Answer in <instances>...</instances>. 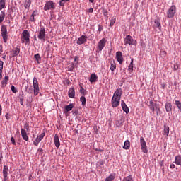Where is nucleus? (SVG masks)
Listing matches in <instances>:
<instances>
[{
    "instance_id": "11",
    "label": "nucleus",
    "mask_w": 181,
    "mask_h": 181,
    "mask_svg": "<svg viewBox=\"0 0 181 181\" xmlns=\"http://www.w3.org/2000/svg\"><path fill=\"white\" fill-rule=\"evenodd\" d=\"M116 59L119 64H122V62H124V57H122V52H121V51L116 52Z\"/></svg>"
},
{
    "instance_id": "5",
    "label": "nucleus",
    "mask_w": 181,
    "mask_h": 181,
    "mask_svg": "<svg viewBox=\"0 0 181 181\" xmlns=\"http://www.w3.org/2000/svg\"><path fill=\"white\" fill-rule=\"evenodd\" d=\"M1 31V37L4 43H6V42H8V28H6V25H2Z\"/></svg>"
},
{
    "instance_id": "10",
    "label": "nucleus",
    "mask_w": 181,
    "mask_h": 181,
    "mask_svg": "<svg viewBox=\"0 0 181 181\" xmlns=\"http://www.w3.org/2000/svg\"><path fill=\"white\" fill-rule=\"evenodd\" d=\"M105 43H107V39L105 38H103L102 40H100L97 45V50L98 52H102L103 49H104V47H105Z\"/></svg>"
},
{
    "instance_id": "24",
    "label": "nucleus",
    "mask_w": 181,
    "mask_h": 181,
    "mask_svg": "<svg viewBox=\"0 0 181 181\" xmlns=\"http://www.w3.org/2000/svg\"><path fill=\"white\" fill-rule=\"evenodd\" d=\"M8 80H9V76H5L3 81H1V87H6V84H8Z\"/></svg>"
},
{
    "instance_id": "50",
    "label": "nucleus",
    "mask_w": 181,
    "mask_h": 181,
    "mask_svg": "<svg viewBox=\"0 0 181 181\" xmlns=\"http://www.w3.org/2000/svg\"><path fill=\"white\" fill-rule=\"evenodd\" d=\"M34 40H35L36 42H37V35L36 34V33L34 35Z\"/></svg>"
},
{
    "instance_id": "15",
    "label": "nucleus",
    "mask_w": 181,
    "mask_h": 181,
    "mask_svg": "<svg viewBox=\"0 0 181 181\" xmlns=\"http://www.w3.org/2000/svg\"><path fill=\"white\" fill-rule=\"evenodd\" d=\"M21 136L24 141H29V136L25 129H21Z\"/></svg>"
},
{
    "instance_id": "64",
    "label": "nucleus",
    "mask_w": 181,
    "mask_h": 181,
    "mask_svg": "<svg viewBox=\"0 0 181 181\" xmlns=\"http://www.w3.org/2000/svg\"><path fill=\"white\" fill-rule=\"evenodd\" d=\"M70 70H73V69H70Z\"/></svg>"
},
{
    "instance_id": "7",
    "label": "nucleus",
    "mask_w": 181,
    "mask_h": 181,
    "mask_svg": "<svg viewBox=\"0 0 181 181\" xmlns=\"http://www.w3.org/2000/svg\"><path fill=\"white\" fill-rule=\"evenodd\" d=\"M33 88H34V95H37L39 94V91H40V89L39 88V81H37V78H33Z\"/></svg>"
},
{
    "instance_id": "36",
    "label": "nucleus",
    "mask_w": 181,
    "mask_h": 181,
    "mask_svg": "<svg viewBox=\"0 0 181 181\" xmlns=\"http://www.w3.org/2000/svg\"><path fill=\"white\" fill-rule=\"evenodd\" d=\"M115 179V176L114 175H110L107 177H106L105 181H112Z\"/></svg>"
},
{
    "instance_id": "55",
    "label": "nucleus",
    "mask_w": 181,
    "mask_h": 181,
    "mask_svg": "<svg viewBox=\"0 0 181 181\" xmlns=\"http://www.w3.org/2000/svg\"><path fill=\"white\" fill-rule=\"evenodd\" d=\"M2 115V105L0 104V115Z\"/></svg>"
},
{
    "instance_id": "29",
    "label": "nucleus",
    "mask_w": 181,
    "mask_h": 181,
    "mask_svg": "<svg viewBox=\"0 0 181 181\" xmlns=\"http://www.w3.org/2000/svg\"><path fill=\"white\" fill-rule=\"evenodd\" d=\"M163 135H165V136H169V127L165 125L164 126V129H163Z\"/></svg>"
},
{
    "instance_id": "49",
    "label": "nucleus",
    "mask_w": 181,
    "mask_h": 181,
    "mask_svg": "<svg viewBox=\"0 0 181 181\" xmlns=\"http://www.w3.org/2000/svg\"><path fill=\"white\" fill-rule=\"evenodd\" d=\"M24 128L25 129H26L27 131H29V124L28 123H26L25 125H24Z\"/></svg>"
},
{
    "instance_id": "38",
    "label": "nucleus",
    "mask_w": 181,
    "mask_h": 181,
    "mask_svg": "<svg viewBox=\"0 0 181 181\" xmlns=\"http://www.w3.org/2000/svg\"><path fill=\"white\" fill-rule=\"evenodd\" d=\"M122 181H134V179L132 178V175H129L127 177H125Z\"/></svg>"
},
{
    "instance_id": "35",
    "label": "nucleus",
    "mask_w": 181,
    "mask_h": 181,
    "mask_svg": "<svg viewBox=\"0 0 181 181\" xmlns=\"http://www.w3.org/2000/svg\"><path fill=\"white\" fill-rule=\"evenodd\" d=\"M4 19H5V13L4 11H1L0 13V23H2V22H4Z\"/></svg>"
},
{
    "instance_id": "51",
    "label": "nucleus",
    "mask_w": 181,
    "mask_h": 181,
    "mask_svg": "<svg viewBox=\"0 0 181 181\" xmlns=\"http://www.w3.org/2000/svg\"><path fill=\"white\" fill-rule=\"evenodd\" d=\"M103 15H104V16H108V12H107V11H104Z\"/></svg>"
},
{
    "instance_id": "45",
    "label": "nucleus",
    "mask_w": 181,
    "mask_h": 181,
    "mask_svg": "<svg viewBox=\"0 0 181 181\" xmlns=\"http://www.w3.org/2000/svg\"><path fill=\"white\" fill-rule=\"evenodd\" d=\"M116 19L115 18H112L110 20V26H114V23H115Z\"/></svg>"
},
{
    "instance_id": "2",
    "label": "nucleus",
    "mask_w": 181,
    "mask_h": 181,
    "mask_svg": "<svg viewBox=\"0 0 181 181\" xmlns=\"http://www.w3.org/2000/svg\"><path fill=\"white\" fill-rule=\"evenodd\" d=\"M148 107L153 112H156L157 115L159 114V111H160V107L159 106V104L156 103H153V100H151L149 102Z\"/></svg>"
},
{
    "instance_id": "34",
    "label": "nucleus",
    "mask_w": 181,
    "mask_h": 181,
    "mask_svg": "<svg viewBox=\"0 0 181 181\" xmlns=\"http://www.w3.org/2000/svg\"><path fill=\"white\" fill-rule=\"evenodd\" d=\"M8 170H9L8 167L4 165L3 169V176H8Z\"/></svg>"
},
{
    "instance_id": "22",
    "label": "nucleus",
    "mask_w": 181,
    "mask_h": 181,
    "mask_svg": "<svg viewBox=\"0 0 181 181\" xmlns=\"http://www.w3.org/2000/svg\"><path fill=\"white\" fill-rule=\"evenodd\" d=\"M110 63V69L111 70V71H114L115 69H117V65L115 64V62H114V60H111Z\"/></svg>"
},
{
    "instance_id": "61",
    "label": "nucleus",
    "mask_w": 181,
    "mask_h": 181,
    "mask_svg": "<svg viewBox=\"0 0 181 181\" xmlns=\"http://www.w3.org/2000/svg\"><path fill=\"white\" fill-rule=\"evenodd\" d=\"M5 57H6V56H4V57H3V59H5Z\"/></svg>"
},
{
    "instance_id": "12",
    "label": "nucleus",
    "mask_w": 181,
    "mask_h": 181,
    "mask_svg": "<svg viewBox=\"0 0 181 181\" xmlns=\"http://www.w3.org/2000/svg\"><path fill=\"white\" fill-rule=\"evenodd\" d=\"M45 133H42L41 134H40L39 136H37V137L35 139V140L33 141V144L35 146H37V145H39V143L40 142V141H42V139H43V138H45Z\"/></svg>"
},
{
    "instance_id": "37",
    "label": "nucleus",
    "mask_w": 181,
    "mask_h": 181,
    "mask_svg": "<svg viewBox=\"0 0 181 181\" xmlns=\"http://www.w3.org/2000/svg\"><path fill=\"white\" fill-rule=\"evenodd\" d=\"M146 144V141H145V139H144L143 136L140 137V146H144V145Z\"/></svg>"
},
{
    "instance_id": "59",
    "label": "nucleus",
    "mask_w": 181,
    "mask_h": 181,
    "mask_svg": "<svg viewBox=\"0 0 181 181\" xmlns=\"http://www.w3.org/2000/svg\"><path fill=\"white\" fill-rule=\"evenodd\" d=\"M47 181H53V180H51V179L47 178Z\"/></svg>"
},
{
    "instance_id": "44",
    "label": "nucleus",
    "mask_w": 181,
    "mask_h": 181,
    "mask_svg": "<svg viewBox=\"0 0 181 181\" xmlns=\"http://www.w3.org/2000/svg\"><path fill=\"white\" fill-rule=\"evenodd\" d=\"M79 91H80L81 94L86 95V90H84V88L82 86H81V89Z\"/></svg>"
},
{
    "instance_id": "17",
    "label": "nucleus",
    "mask_w": 181,
    "mask_h": 181,
    "mask_svg": "<svg viewBox=\"0 0 181 181\" xmlns=\"http://www.w3.org/2000/svg\"><path fill=\"white\" fill-rule=\"evenodd\" d=\"M68 95L69 98H74L76 95V91L74 90V88H70L68 92Z\"/></svg>"
},
{
    "instance_id": "48",
    "label": "nucleus",
    "mask_w": 181,
    "mask_h": 181,
    "mask_svg": "<svg viewBox=\"0 0 181 181\" xmlns=\"http://www.w3.org/2000/svg\"><path fill=\"white\" fill-rule=\"evenodd\" d=\"M11 141L13 145H16V141H15V139L13 137L11 138Z\"/></svg>"
},
{
    "instance_id": "23",
    "label": "nucleus",
    "mask_w": 181,
    "mask_h": 181,
    "mask_svg": "<svg viewBox=\"0 0 181 181\" xmlns=\"http://www.w3.org/2000/svg\"><path fill=\"white\" fill-rule=\"evenodd\" d=\"M6 0H0V11H2V9H5L6 8Z\"/></svg>"
},
{
    "instance_id": "42",
    "label": "nucleus",
    "mask_w": 181,
    "mask_h": 181,
    "mask_svg": "<svg viewBox=\"0 0 181 181\" xmlns=\"http://www.w3.org/2000/svg\"><path fill=\"white\" fill-rule=\"evenodd\" d=\"M19 100H20L21 105H23V100H24L23 94L19 96Z\"/></svg>"
},
{
    "instance_id": "21",
    "label": "nucleus",
    "mask_w": 181,
    "mask_h": 181,
    "mask_svg": "<svg viewBox=\"0 0 181 181\" xmlns=\"http://www.w3.org/2000/svg\"><path fill=\"white\" fill-rule=\"evenodd\" d=\"M30 5H32V0H25L24 3V8L25 9H29V8H30Z\"/></svg>"
},
{
    "instance_id": "41",
    "label": "nucleus",
    "mask_w": 181,
    "mask_h": 181,
    "mask_svg": "<svg viewBox=\"0 0 181 181\" xmlns=\"http://www.w3.org/2000/svg\"><path fill=\"white\" fill-rule=\"evenodd\" d=\"M69 1L70 0H61L59 1L60 6H64V4H66V2H69Z\"/></svg>"
},
{
    "instance_id": "19",
    "label": "nucleus",
    "mask_w": 181,
    "mask_h": 181,
    "mask_svg": "<svg viewBox=\"0 0 181 181\" xmlns=\"http://www.w3.org/2000/svg\"><path fill=\"white\" fill-rule=\"evenodd\" d=\"M154 26H156V28H158V29H161L162 28V25H160V19L159 18H156L154 21Z\"/></svg>"
},
{
    "instance_id": "54",
    "label": "nucleus",
    "mask_w": 181,
    "mask_h": 181,
    "mask_svg": "<svg viewBox=\"0 0 181 181\" xmlns=\"http://www.w3.org/2000/svg\"><path fill=\"white\" fill-rule=\"evenodd\" d=\"M175 164H171L170 165V169H175Z\"/></svg>"
},
{
    "instance_id": "28",
    "label": "nucleus",
    "mask_w": 181,
    "mask_h": 181,
    "mask_svg": "<svg viewBox=\"0 0 181 181\" xmlns=\"http://www.w3.org/2000/svg\"><path fill=\"white\" fill-rule=\"evenodd\" d=\"M175 163L181 166V156L180 155L175 156Z\"/></svg>"
},
{
    "instance_id": "47",
    "label": "nucleus",
    "mask_w": 181,
    "mask_h": 181,
    "mask_svg": "<svg viewBox=\"0 0 181 181\" xmlns=\"http://www.w3.org/2000/svg\"><path fill=\"white\" fill-rule=\"evenodd\" d=\"M98 31L100 33L103 30V26L101 25H98Z\"/></svg>"
},
{
    "instance_id": "53",
    "label": "nucleus",
    "mask_w": 181,
    "mask_h": 181,
    "mask_svg": "<svg viewBox=\"0 0 181 181\" xmlns=\"http://www.w3.org/2000/svg\"><path fill=\"white\" fill-rule=\"evenodd\" d=\"M88 12H89L90 13H93V8H89V9H88Z\"/></svg>"
},
{
    "instance_id": "31",
    "label": "nucleus",
    "mask_w": 181,
    "mask_h": 181,
    "mask_svg": "<svg viewBox=\"0 0 181 181\" xmlns=\"http://www.w3.org/2000/svg\"><path fill=\"white\" fill-rule=\"evenodd\" d=\"M19 53H21V49H19V48H16V49L13 51V57H15L16 56H18V54H19Z\"/></svg>"
},
{
    "instance_id": "8",
    "label": "nucleus",
    "mask_w": 181,
    "mask_h": 181,
    "mask_svg": "<svg viewBox=\"0 0 181 181\" xmlns=\"http://www.w3.org/2000/svg\"><path fill=\"white\" fill-rule=\"evenodd\" d=\"M176 13V6H171L170 8L167 11V18H171L175 16Z\"/></svg>"
},
{
    "instance_id": "63",
    "label": "nucleus",
    "mask_w": 181,
    "mask_h": 181,
    "mask_svg": "<svg viewBox=\"0 0 181 181\" xmlns=\"http://www.w3.org/2000/svg\"><path fill=\"white\" fill-rule=\"evenodd\" d=\"M174 70H177V68L174 69Z\"/></svg>"
},
{
    "instance_id": "20",
    "label": "nucleus",
    "mask_w": 181,
    "mask_h": 181,
    "mask_svg": "<svg viewBox=\"0 0 181 181\" xmlns=\"http://www.w3.org/2000/svg\"><path fill=\"white\" fill-rule=\"evenodd\" d=\"M25 88L26 93H28L29 94H32V93H33V90H35V89H33V86H32L27 85L25 87Z\"/></svg>"
},
{
    "instance_id": "58",
    "label": "nucleus",
    "mask_w": 181,
    "mask_h": 181,
    "mask_svg": "<svg viewBox=\"0 0 181 181\" xmlns=\"http://www.w3.org/2000/svg\"><path fill=\"white\" fill-rule=\"evenodd\" d=\"M3 50H2V45H0V54L2 53Z\"/></svg>"
},
{
    "instance_id": "3",
    "label": "nucleus",
    "mask_w": 181,
    "mask_h": 181,
    "mask_svg": "<svg viewBox=\"0 0 181 181\" xmlns=\"http://www.w3.org/2000/svg\"><path fill=\"white\" fill-rule=\"evenodd\" d=\"M37 34V37L41 42H45L46 39V30L43 28H40V29L35 33Z\"/></svg>"
},
{
    "instance_id": "27",
    "label": "nucleus",
    "mask_w": 181,
    "mask_h": 181,
    "mask_svg": "<svg viewBox=\"0 0 181 181\" xmlns=\"http://www.w3.org/2000/svg\"><path fill=\"white\" fill-rule=\"evenodd\" d=\"M128 69H129V71L130 73H132V71H134V59H132L131 60V62H130V64H129V65L128 66Z\"/></svg>"
},
{
    "instance_id": "32",
    "label": "nucleus",
    "mask_w": 181,
    "mask_h": 181,
    "mask_svg": "<svg viewBox=\"0 0 181 181\" xmlns=\"http://www.w3.org/2000/svg\"><path fill=\"white\" fill-rule=\"evenodd\" d=\"M2 70H4V61H0V80L2 78Z\"/></svg>"
},
{
    "instance_id": "40",
    "label": "nucleus",
    "mask_w": 181,
    "mask_h": 181,
    "mask_svg": "<svg viewBox=\"0 0 181 181\" xmlns=\"http://www.w3.org/2000/svg\"><path fill=\"white\" fill-rule=\"evenodd\" d=\"M11 90L15 94H16V93H18V89L15 87V86H11Z\"/></svg>"
},
{
    "instance_id": "46",
    "label": "nucleus",
    "mask_w": 181,
    "mask_h": 181,
    "mask_svg": "<svg viewBox=\"0 0 181 181\" xmlns=\"http://www.w3.org/2000/svg\"><path fill=\"white\" fill-rule=\"evenodd\" d=\"M30 19L31 22H35V12L31 15Z\"/></svg>"
},
{
    "instance_id": "43",
    "label": "nucleus",
    "mask_w": 181,
    "mask_h": 181,
    "mask_svg": "<svg viewBox=\"0 0 181 181\" xmlns=\"http://www.w3.org/2000/svg\"><path fill=\"white\" fill-rule=\"evenodd\" d=\"M34 57L36 59V61L37 62V63H39V60H40V54H35Z\"/></svg>"
},
{
    "instance_id": "56",
    "label": "nucleus",
    "mask_w": 181,
    "mask_h": 181,
    "mask_svg": "<svg viewBox=\"0 0 181 181\" xmlns=\"http://www.w3.org/2000/svg\"><path fill=\"white\" fill-rule=\"evenodd\" d=\"M9 117H10L9 114L6 113V119H9Z\"/></svg>"
},
{
    "instance_id": "30",
    "label": "nucleus",
    "mask_w": 181,
    "mask_h": 181,
    "mask_svg": "<svg viewBox=\"0 0 181 181\" xmlns=\"http://www.w3.org/2000/svg\"><path fill=\"white\" fill-rule=\"evenodd\" d=\"M73 104H69L66 106H65V112H69V111H71L74 108Z\"/></svg>"
},
{
    "instance_id": "1",
    "label": "nucleus",
    "mask_w": 181,
    "mask_h": 181,
    "mask_svg": "<svg viewBox=\"0 0 181 181\" xmlns=\"http://www.w3.org/2000/svg\"><path fill=\"white\" fill-rule=\"evenodd\" d=\"M122 95V89H117L112 98V107L117 108L119 105V101H121V96Z\"/></svg>"
},
{
    "instance_id": "62",
    "label": "nucleus",
    "mask_w": 181,
    "mask_h": 181,
    "mask_svg": "<svg viewBox=\"0 0 181 181\" xmlns=\"http://www.w3.org/2000/svg\"><path fill=\"white\" fill-rule=\"evenodd\" d=\"M76 59H77V57H76V58H75V59H74L75 62H76Z\"/></svg>"
},
{
    "instance_id": "6",
    "label": "nucleus",
    "mask_w": 181,
    "mask_h": 181,
    "mask_svg": "<svg viewBox=\"0 0 181 181\" xmlns=\"http://www.w3.org/2000/svg\"><path fill=\"white\" fill-rule=\"evenodd\" d=\"M22 35L23 39L22 43H25V45H28V43H30V35L28 30H24L22 33Z\"/></svg>"
},
{
    "instance_id": "52",
    "label": "nucleus",
    "mask_w": 181,
    "mask_h": 181,
    "mask_svg": "<svg viewBox=\"0 0 181 181\" xmlns=\"http://www.w3.org/2000/svg\"><path fill=\"white\" fill-rule=\"evenodd\" d=\"M37 152H40V153H43V149L42 148H38Z\"/></svg>"
},
{
    "instance_id": "4",
    "label": "nucleus",
    "mask_w": 181,
    "mask_h": 181,
    "mask_svg": "<svg viewBox=\"0 0 181 181\" xmlns=\"http://www.w3.org/2000/svg\"><path fill=\"white\" fill-rule=\"evenodd\" d=\"M56 9V4L52 1H48L44 6V11H54Z\"/></svg>"
},
{
    "instance_id": "13",
    "label": "nucleus",
    "mask_w": 181,
    "mask_h": 181,
    "mask_svg": "<svg viewBox=\"0 0 181 181\" xmlns=\"http://www.w3.org/2000/svg\"><path fill=\"white\" fill-rule=\"evenodd\" d=\"M86 42H87V37L86 35H82L78 38L76 43L77 45H83Z\"/></svg>"
},
{
    "instance_id": "26",
    "label": "nucleus",
    "mask_w": 181,
    "mask_h": 181,
    "mask_svg": "<svg viewBox=\"0 0 181 181\" xmlns=\"http://www.w3.org/2000/svg\"><path fill=\"white\" fill-rule=\"evenodd\" d=\"M131 148V143L129 142V140H126L124 141V145L123 146V149L128 150Z\"/></svg>"
},
{
    "instance_id": "9",
    "label": "nucleus",
    "mask_w": 181,
    "mask_h": 181,
    "mask_svg": "<svg viewBox=\"0 0 181 181\" xmlns=\"http://www.w3.org/2000/svg\"><path fill=\"white\" fill-rule=\"evenodd\" d=\"M124 45H136V40H134L131 35H127L124 40Z\"/></svg>"
},
{
    "instance_id": "18",
    "label": "nucleus",
    "mask_w": 181,
    "mask_h": 181,
    "mask_svg": "<svg viewBox=\"0 0 181 181\" xmlns=\"http://www.w3.org/2000/svg\"><path fill=\"white\" fill-rule=\"evenodd\" d=\"M97 80H98V76H97V75H95V74H92L90 76L89 81L90 83H95V81H97Z\"/></svg>"
},
{
    "instance_id": "39",
    "label": "nucleus",
    "mask_w": 181,
    "mask_h": 181,
    "mask_svg": "<svg viewBox=\"0 0 181 181\" xmlns=\"http://www.w3.org/2000/svg\"><path fill=\"white\" fill-rule=\"evenodd\" d=\"M80 101L82 103V105H86V97L81 96L80 98Z\"/></svg>"
},
{
    "instance_id": "25",
    "label": "nucleus",
    "mask_w": 181,
    "mask_h": 181,
    "mask_svg": "<svg viewBox=\"0 0 181 181\" xmlns=\"http://www.w3.org/2000/svg\"><path fill=\"white\" fill-rule=\"evenodd\" d=\"M165 110H166L167 112H172V103H165Z\"/></svg>"
},
{
    "instance_id": "57",
    "label": "nucleus",
    "mask_w": 181,
    "mask_h": 181,
    "mask_svg": "<svg viewBox=\"0 0 181 181\" xmlns=\"http://www.w3.org/2000/svg\"><path fill=\"white\" fill-rule=\"evenodd\" d=\"M4 180L8 181V176H4Z\"/></svg>"
},
{
    "instance_id": "33",
    "label": "nucleus",
    "mask_w": 181,
    "mask_h": 181,
    "mask_svg": "<svg viewBox=\"0 0 181 181\" xmlns=\"http://www.w3.org/2000/svg\"><path fill=\"white\" fill-rule=\"evenodd\" d=\"M141 148L144 153H148V146H146V144L144 146H141Z\"/></svg>"
},
{
    "instance_id": "14",
    "label": "nucleus",
    "mask_w": 181,
    "mask_h": 181,
    "mask_svg": "<svg viewBox=\"0 0 181 181\" xmlns=\"http://www.w3.org/2000/svg\"><path fill=\"white\" fill-rule=\"evenodd\" d=\"M121 106H122L123 111H124V112H126V114L129 113V108L128 107V106L127 105V104L125 103V102L124 100H121Z\"/></svg>"
},
{
    "instance_id": "60",
    "label": "nucleus",
    "mask_w": 181,
    "mask_h": 181,
    "mask_svg": "<svg viewBox=\"0 0 181 181\" xmlns=\"http://www.w3.org/2000/svg\"><path fill=\"white\" fill-rule=\"evenodd\" d=\"M89 2H90L91 4H93V2H94V0H89Z\"/></svg>"
},
{
    "instance_id": "16",
    "label": "nucleus",
    "mask_w": 181,
    "mask_h": 181,
    "mask_svg": "<svg viewBox=\"0 0 181 181\" xmlns=\"http://www.w3.org/2000/svg\"><path fill=\"white\" fill-rule=\"evenodd\" d=\"M54 143L56 148H60V140H59V135L57 134L54 135Z\"/></svg>"
}]
</instances>
